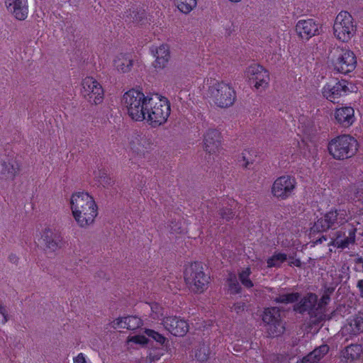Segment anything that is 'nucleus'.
Wrapping results in <instances>:
<instances>
[{"instance_id": "obj_1", "label": "nucleus", "mask_w": 363, "mask_h": 363, "mask_svg": "<svg viewBox=\"0 0 363 363\" xmlns=\"http://www.w3.org/2000/svg\"><path fill=\"white\" fill-rule=\"evenodd\" d=\"M70 206L72 216L80 228L91 225L98 215V207L92 196L86 192L72 195Z\"/></svg>"}, {"instance_id": "obj_2", "label": "nucleus", "mask_w": 363, "mask_h": 363, "mask_svg": "<svg viewBox=\"0 0 363 363\" xmlns=\"http://www.w3.org/2000/svg\"><path fill=\"white\" fill-rule=\"evenodd\" d=\"M151 94L145 95L139 90L132 89L126 91L122 99V104L126 108L128 115L135 121L142 122L145 119L147 102Z\"/></svg>"}, {"instance_id": "obj_3", "label": "nucleus", "mask_w": 363, "mask_h": 363, "mask_svg": "<svg viewBox=\"0 0 363 363\" xmlns=\"http://www.w3.org/2000/svg\"><path fill=\"white\" fill-rule=\"evenodd\" d=\"M170 112V104L167 99L157 94H152L150 100L147 102L144 121L151 127H158L167 122Z\"/></svg>"}, {"instance_id": "obj_4", "label": "nucleus", "mask_w": 363, "mask_h": 363, "mask_svg": "<svg viewBox=\"0 0 363 363\" xmlns=\"http://www.w3.org/2000/svg\"><path fill=\"white\" fill-rule=\"evenodd\" d=\"M208 89L206 96L216 106L222 108L230 107L235 103L236 94L234 89L228 83L216 79L208 80Z\"/></svg>"}, {"instance_id": "obj_5", "label": "nucleus", "mask_w": 363, "mask_h": 363, "mask_svg": "<svg viewBox=\"0 0 363 363\" xmlns=\"http://www.w3.org/2000/svg\"><path fill=\"white\" fill-rule=\"evenodd\" d=\"M328 149L334 159L342 160L352 157L356 154L358 143L350 135H342L330 140Z\"/></svg>"}, {"instance_id": "obj_6", "label": "nucleus", "mask_w": 363, "mask_h": 363, "mask_svg": "<svg viewBox=\"0 0 363 363\" xmlns=\"http://www.w3.org/2000/svg\"><path fill=\"white\" fill-rule=\"evenodd\" d=\"M184 279L189 288L195 293H202L208 287L210 277L203 271L200 262H194L186 267Z\"/></svg>"}, {"instance_id": "obj_7", "label": "nucleus", "mask_w": 363, "mask_h": 363, "mask_svg": "<svg viewBox=\"0 0 363 363\" xmlns=\"http://www.w3.org/2000/svg\"><path fill=\"white\" fill-rule=\"evenodd\" d=\"M350 219V211L346 209L331 210L318 218L311 230L323 232L330 228L336 229Z\"/></svg>"}, {"instance_id": "obj_8", "label": "nucleus", "mask_w": 363, "mask_h": 363, "mask_svg": "<svg viewBox=\"0 0 363 363\" xmlns=\"http://www.w3.org/2000/svg\"><path fill=\"white\" fill-rule=\"evenodd\" d=\"M333 29L336 39L347 43L355 35L357 24L349 12L342 11L337 15Z\"/></svg>"}, {"instance_id": "obj_9", "label": "nucleus", "mask_w": 363, "mask_h": 363, "mask_svg": "<svg viewBox=\"0 0 363 363\" xmlns=\"http://www.w3.org/2000/svg\"><path fill=\"white\" fill-rule=\"evenodd\" d=\"M331 60L334 69L342 74L352 72L357 66L354 53L346 48H335L331 52Z\"/></svg>"}, {"instance_id": "obj_10", "label": "nucleus", "mask_w": 363, "mask_h": 363, "mask_svg": "<svg viewBox=\"0 0 363 363\" xmlns=\"http://www.w3.org/2000/svg\"><path fill=\"white\" fill-rule=\"evenodd\" d=\"M81 93L82 96L91 104H100L104 99V91L102 86L92 77H86L83 79Z\"/></svg>"}, {"instance_id": "obj_11", "label": "nucleus", "mask_w": 363, "mask_h": 363, "mask_svg": "<svg viewBox=\"0 0 363 363\" xmlns=\"http://www.w3.org/2000/svg\"><path fill=\"white\" fill-rule=\"evenodd\" d=\"M262 320L265 324V329L271 337H277L284 333L285 326L281 320L280 311L277 307L265 309Z\"/></svg>"}, {"instance_id": "obj_12", "label": "nucleus", "mask_w": 363, "mask_h": 363, "mask_svg": "<svg viewBox=\"0 0 363 363\" xmlns=\"http://www.w3.org/2000/svg\"><path fill=\"white\" fill-rule=\"evenodd\" d=\"M295 177L283 175L278 177L272 186V195L280 200H286L292 196L296 186Z\"/></svg>"}, {"instance_id": "obj_13", "label": "nucleus", "mask_w": 363, "mask_h": 363, "mask_svg": "<svg viewBox=\"0 0 363 363\" xmlns=\"http://www.w3.org/2000/svg\"><path fill=\"white\" fill-rule=\"evenodd\" d=\"M250 84H253L257 90H264L269 84V74L262 66L257 64L249 66L245 72Z\"/></svg>"}, {"instance_id": "obj_14", "label": "nucleus", "mask_w": 363, "mask_h": 363, "mask_svg": "<svg viewBox=\"0 0 363 363\" xmlns=\"http://www.w3.org/2000/svg\"><path fill=\"white\" fill-rule=\"evenodd\" d=\"M350 91L349 83L346 80H341L335 84H327L322 91L323 96L333 103Z\"/></svg>"}, {"instance_id": "obj_15", "label": "nucleus", "mask_w": 363, "mask_h": 363, "mask_svg": "<svg viewBox=\"0 0 363 363\" xmlns=\"http://www.w3.org/2000/svg\"><path fill=\"white\" fill-rule=\"evenodd\" d=\"M162 324L174 336H184L189 329V324L184 319L174 315L165 317Z\"/></svg>"}, {"instance_id": "obj_16", "label": "nucleus", "mask_w": 363, "mask_h": 363, "mask_svg": "<svg viewBox=\"0 0 363 363\" xmlns=\"http://www.w3.org/2000/svg\"><path fill=\"white\" fill-rule=\"evenodd\" d=\"M150 52L155 58L152 65L156 69L161 70L167 67L171 57L169 46L167 44L153 45L150 48Z\"/></svg>"}, {"instance_id": "obj_17", "label": "nucleus", "mask_w": 363, "mask_h": 363, "mask_svg": "<svg viewBox=\"0 0 363 363\" xmlns=\"http://www.w3.org/2000/svg\"><path fill=\"white\" fill-rule=\"evenodd\" d=\"M153 142L150 137L145 135L136 134L131 137L129 147L133 152L139 156L145 155L152 147Z\"/></svg>"}, {"instance_id": "obj_18", "label": "nucleus", "mask_w": 363, "mask_h": 363, "mask_svg": "<svg viewBox=\"0 0 363 363\" xmlns=\"http://www.w3.org/2000/svg\"><path fill=\"white\" fill-rule=\"evenodd\" d=\"M319 24L313 19L299 20L296 25V32L303 40H309L318 34Z\"/></svg>"}, {"instance_id": "obj_19", "label": "nucleus", "mask_w": 363, "mask_h": 363, "mask_svg": "<svg viewBox=\"0 0 363 363\" xmlns=\"http://www.w3.org/2000/svg\"><path fill=\"white\" fill-rule=\"evenodd\" d=\"M203 147L210 155H216L221 150V135L216 129L208 130L203 136Z\"/></svg>"}, {"instance_id": "obj_20", "label": "nucleus", "mask_w": 363, "mask_h": 363, "mask_svg": "<svg viewBox=\"0 0 363 363\" xmlns=\"http://www.w3.org/2000/svg\"><path fill=\"white\" fill-rule=\"evenodd\" d=\"M8 11L19 21L25 20L28 15V0H4Z\"/></svg>"}, {"instance_id": "obj_21", "label": "nucleus", "mask_w": 363, "mask_h": 363, "mask_svg": "<svg viewBox=\"0 0 363 363\" xmlns=\"http://www.w3.org/2000/svg\"><path fill=\"white\" fill-rule=\"evenodd\" d=\"M42 243L45 250L48 252H55L61 248L62 245V238L57 233L52 232L50 229H45L41 235Z\"/></svg>"}, {"instance_id": "obj_22", "label": "nucleus", "mask_w": 363, "mask_h": 363, "mask_svg": "<svg viewBox=\"0 0 363 363\" xmlns=\"http://www.w3.org/2000/svg\"><path fill=\"white\" fill-rule=\"evenodd\" d=\"M318 297L315 294H308L301 301L295 305L294 310L298 313L308 311L311 316H314L318 320V314L315 311Z\"/></svg>"}, {"instance_id": "obj_23", "label": "nucleus", "mask_w": 363, "mask_h": 363, "mask_svg": "<svg viewBox=\"0 0 363 363\" xmlns=\"http://www.w3.org/2000/svg\"><path fill=\"white\" fill-rule=\"evenodd\" d=\"M334 116L336 121L344 127H349L355 121L354 110L350 106L336 108Z\"/></svg>"}, {"instance_id": "obj_24", "label": "nucleus", "mask_w": 363, "mask_h": 363, "mask_svg": "<svg viewBox=\"0 0 363 363\" xmlns=\"http://www.w3.org/2000/svg\"><path fill=\"white\" fill-rule=\"evenodd\" d=\"M342 333L345 335H356L363 333V312H359L349 319L347 323L342 328Z\"/></svg>"}, {"instance_id": "obj_25", "label": "nucleus", "mask_w": 363, "mask_h": 363, "mask_svg": "<svg viewBox=\"0 0 363 363\" xmlns=\"http://www.w3.org/2000/svg\"><path fill=\"white\" fill-rule=\"evenodd\" d=\"M363 356V347L361 345L352 344L341 352L342 360L346 362H355Z\"/></svg>"}, {"instance_id": "obj_26", "label": "nucleus", "mask_w": 363, "mask_h": 363, "mask_svg": "<svg viewBox=\"0 0 363 363\" xmlns=\"http://www.w3.org/2000/svg\"><path fill=\"white\" fill-rule=\"evenodd\" d=\"M142 324V320L139 317L130 315L116 319L113 322V327L115 328L135 330L140 328Z\"/></svg>"}, {"instance_id": "obj_27", "label": "nucleus", "mask_w": 363, "mask_h": 363, "mask_svg": "<svg viewBox=\"0 0 363 363\" xmlns=\"http://www.w3.org/2000/svg\"><path fill=\"white\" fill-rule=\"evenodd\" d=\"M133 65V60L129 54L120 53L113 60V67L119 73L129 72Z\"/></svg>"}, {"instance_id": "obj_28", "label": "nucleus", "mask_w": 363, "mask_h": 363, "mask_svg": "<svg viewBox=\"0 0 363 363\" xmlns=\"http://www.w3.org/2000/svg\"><path fill=\"white\" fill-rule=\"evenodd\" d=\"M18 171L17 165L11 162H3L0 164V181L9 183L13 181Z\"/></svg>"}, {"instance_id": "obj_29", "label": "nucleus", "mask_w": 363, "mask_h": 363, "mask_svg": "<svg viewBox=\"0 0 363 363\" xmlns=\"http://www.w3.org/2000/svg\"><path fill=\"white\" fill-rule=\"evenodd\" d=\"M356 229L353 228L349 232V235L345 238H342L340 232L337 233V236L332 240L330 244L338 248H345L350 244L354 243L355 241Z\"/></svg>"}, {"instance_id": "obj_30", "label": "nucleus", "mask_w": 363, "mask_h": 363, "mask_svg": "<svg viewBox=\"0 0 363 363\" xmlns=\"http://www.w3.org/2000/svg\"><path fill=\"white\" fill-rule=\"evenodd\" d=\"M329 347L327 345H322L315 348L303 359V363L316 362L322 359L328 352Z\"/></svg>"}, {"instance_id": "obj_31", "label": "nucleus", "mask_w": 363, "mask_h": 363, "mask_svg": "<svg viewBox=\"0 0 363 363\" xmlns=\"http://www.w3.org/2000/svg\"><path fill=\"white\" fill-rule=\"evenodd\" d=\"M177 9L184 14L189 13L197 6V0H174Z\"/></svg>"}, {"instance_id": "obj_32", "label": "nucleus", "mask_w": 363, "mask_h": 363, "mask_svg": "<svg viewBox=\"0 0 363 363\" xmlns=\"http://www.w3.org/2000/svg\"><path fill=\"white\" fill-rule=\"evenodd\" d=\"M287 259L288 256L286 254L280 252H275L272 256L267 259V267L269 268L279 267L281 264Z\"/></svg>"}, {"instance_id": "obj_33", "label": "nucleus", "mask_w": 363, "mask_h": 363, "mask_svg": "<svg viewBox=\"0 0 363 363\" xmlns=\"http://www.w3.org/2000/svg\"><path fill=\"white\" fill-rule=\"evenodd\" d=\"M227 204L228 205L226 206H223L220 210V215L222 218L228 220L233 218L235 216L233 211L238 206V203L234 199H228Z\"/></svg>"}, {"instance_id": "obj_34", "label": "nucleus", "mask_w": 363, "mask_h": 363, "mask_svg": "<svg viewBox=\"0 0 363 363\" xmlns=\"http://www.w3.org/2000/svg\"><path fill=\"white\" fill-rule=\"evenodd\" d=\"M300 298V294L297 292L289 294H280L274 298L276 303H293L297 301Z\"/></svg>"}, {"instance_id": "obj_35", "label": "nucleus", "mask_w": 363, "mask_h": 363, "mask_svg": "<svg viewBox=\"0 0 363 363\" xmlns=\"http://www.w3.org/2000/svg\"><path fill=\"white\" fill-rule=\"evenodd\" d=\"M151 313L150 317L155 320H162L164 317V308L157 303H152L150 304Z\"/></svg>"}, {"instance_id": "obj_36", "label": "nucleus", "mask_w": 363, "mask_h": 363, "mask_svg": "<svg viewBox=\"0 0 363 363\" xmlns=\"http://www.w3.org/2000/svg\"><path fill=\"white\" fill-rule=\"evenodd\" d=\"M251 274L250 269L249 267L243 269L239 273V279L241 281L242 284L246 288H252L254 284L252 281L250 279V275Z\"/></svg>"}, {"instance_id": "obj_37", "label": "nucleus", "mask_w": 363, "mask_h": 363, "mask_svg": "<svg viewBox=\"0 0 363 363\" xmlns=\"http://www.w3.org/2000/svg\"><path fill=\"white\" fill-rule=\"evenodd\" d=\"M228 291L230 294H238L240 291L241 287L237 280L236 276L233 274H230L228 278Z\"/></svg>"}, {"instance_id": "obj_38", "label": "nucleus", "mask_w": 363, "mask_h": 363, "mask_svg": "<svg viewBox=\"0 0 363 363\" xmlns=\"http://www.w3.org/2000/svg\"><path fill=\"white\" fill-rule=\"evenodd\" d=\"M330 301V296L328 294H324L321 297L318 303H316L315 311L318 314V320H322L324 318V313L323 311V308L325 307Z\"/></svg>"}, {"instance_id": "obj_39", "label": "nucleus", "mask_w": 363, "mask_h": 363, "mask_svg": "<svg viewBox=\"0 0 363 363\" xmlns=\"http://www.w3.org/2000/svg\"><path fill=\"white\" fill-rule=\"evenodd\" d=\"M209 354V348L208 346L202 345L199 349L196 350L195 352V357L196 359L199 362L206 361Z\"/></svg>"}, {"instance_id": "obj_40", "label": "nucleus", "mask_w": 363, "mask_h": 363, "mask_svg": "<svg viewBox=\"0 0 363 363\" xmlns=\"http://www.w3.org/2000/svg\"><path fill=\"white\" fill-rule=\"evenodd\" d=\"M145 333L148 337L152 338L154 340H155L156 342H159L161 345H163L166 341L165 337H164L162 335L158 333L157 332L153 330L147 329L145 330Z\"/></svg>"}, {"instance_id": "obj_41", "label": "nucleus", "mask_w": 363, "mask_h": 363, "mask_svg": "<svg viewBox=\"0 0 363 363\" xmlns=\"http://www.w3.org/2000/svg\"><path fill=\"white\" fill-rule=\"evenodd\" d=\"M127 342L128 344L144 345L147 343V338L144 335H134L128 337Z\"/></svg>"}, {"instance_id": "obj_42", "label": "nucleus", "mask_w": 363, "mask_h": 363, "mask_svg": "<svg viewBox=\"0 0 363 363\" xmlns=\"http://www.w3.org/2000/svg\"><path fill=\"white\" fill-rule=\"evenodd\" d=\"M99 182L104 187L111 186L114 184V180L108 176L105 172L102 173Z\"/></svg>"}, {"instance_id": "obj_43", "label": "nucleus", "mask_w": 363, "mask_h": 363, "mask_svg": "<svg viewBox=\"0 0 363 363\" xmlns=\"http://www.w3.org/2000/svg\"><path fill=\"white\" fill-rule=\"evenodd\" d=\"M162 350H153L149 353L148 358L150 362L157 361L163 355Z\"/></svg>"}, {"instance_id": "obj_44", "label": "nucleus", "mask_w": 363, "mask_h": 363, "mask_svg": "<svg viewBox=\"0 0 363 363\" xmlns=\"http://www.w3.org/2000/svg\"><path fill=\"white\" fill-rule=\"evenodd\" d=\"M73 363H92L91 361L82 352L79 353L73 358Z\"/></svg>"}, {"instance_id": "obj_45", "label": "nucleus", "mask_w": 363, "mask_h": 363, "mask_svg": "<svg viewBox=\"0 0 363 363\" xmlns=\"http://www.w3.org/2000/svg\"><path fill=\"white\" fill-rule=\"evenodd\" d=\"M0 314L2 316L0 321L2 324H5L9 320L8 314H7V311H6L5 306H3L1 303H0Z\"/></svg>"}, {"instance_id": "obj_46", "label": "nucleus", "mask_w": 363, "mask_h": 363, "mask_svg": "<svg viewBox=\"0 0 363 363\" xmlns=\"http://www.w3.org/2000/svg\"><path fill=\"white\" fill-rule=\"evenodd\" d=\"M240 161L242 162V166L245 168H249L250 164H252V162L247 159L246 154L245 152L242 153L241 160Z\"/></svg>"}, {"instance_id": "obj_47", "label": "nucleus", "mask_w": 363, "mask_h": 363, "mask_svg": "<svg viewBox=\"0 0 363 363\" xmlns=\"http://www.w3.org/2000/svg\"><path fill=\"white\" fill-rule=\"evenodd\" d=\"M289 264L290 266H295L300 267L301 266V262L299 259H294L293 257H289Z\"/></svg>"}, {"instance_id": "obj_48", "label": "nucleus", "mask_w": 363, "mask_h": 363, "mask_svg": "<svg viewBox=\"0 0 363 363\" xmlns=\"http://www.w3.org/2000/svg\"><path fill=\"white\" fill-rule=\"evenodd\" d=\"M233 309L237 313H240V311H244L245 304L243 303H237L234 304Z\"/></svg>"}, {"instance_id": "obj_49", "label": "nucleus", "mask_w": 363, "mask_h": 363, "mask_svg": "<svg viewBox=\"0 0 363 363\" xmlns=\"http://www.w3.org/2000/svg\"><path fill=\"white\" fill-rule=\"evenodd\" d=\"M357 286L359 289L361 296L363 297V279L359 280L357 283Z\"/></svg>"}, {"instance_id": "obj_50", "label": "nucleus", "mask_w": 363, "mask_h": 363, "mask_svg": "<svg viewBox=\"0 0 363 363\" xmlns=\"http://www.w3.org/2000/svg\"><path fill=\"white\" fill-rule=\"evenodd\" d=\"M356 263L357 264H360L362 265V270H363V257H358L356 259Z\"/></svg>"}, {"instance_id": "obj_51", "label": "nucleus", "mask_w": 363, "mask_h": 363, "mask_svg": "<svg viewBox=\"0 0 363 363\" xmlns=\"http://www.w3.org/2000/svg\"><path fill=\"white\" fill-rule=\"evenodd\" d=\"M171 229L173 232L174 233H178L179 232V228H174V227H171Z\"/></svg>"}, {"instance_id": "obj_52", "label": "nucleus", "mask_w": 363, "mask_h": 363, "mask_svg": "<svg viewBox=\"0 0 363 363\" xmlns=\"http://www.w3.org/2000/svg\"><path fill=\"white\" fill-rule=\"evenodd\" d=\"M309 155H310V153H309V152H308V153H307L306 151H304V152H303V156H304L305 157H308V156H309Z\"/></svg>"}]
</instances>
